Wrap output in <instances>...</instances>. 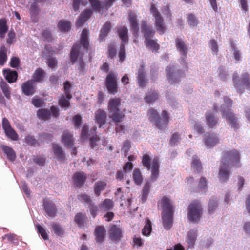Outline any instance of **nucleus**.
<instances>
[{
	"instance_id": "nucleus-5",
	"label": "nucleus",
	"mask_w": 250,
	"mask_h": 250,
	"mask_svg": "<svg viewBox=\"0 0 250 250\" xmlns=\"http://www.w3.org/2000/svg\"><path fill=\"white\" fill-rule=\"evenodd\" d=\"M167 78L168 82L171 84L179 83L181 79L186 76L185 73L182 70H176L174 65H169L166 68Z\"/></svg>"
},
{
	"instance_id": "nucleus-10",
	"label": "nucleus",
	"mask_w": 250,
	"mask_h": 250,
	"mask_svg": "<svg viewBox=\"0 0 250 250\" xmlns=\"http://www.w3.org/2000/svg\"><path fill=\"white\" fill-rule=\"evenodd\" d=\"M221 108L222 116L226 119L231 128L235 130L238 129L239 128V124L236 116L231 111V109L226 110L223 108V107H221Z\"/></svg>"
},
{
	"instance_id": "nucleus-15",
	"label": "nucleus",
	"mask_w": 250,
	"mask_h": 250,
	"mask_svg": "<svg viewBox=\"0 0 250 250\" xmlns=\"http://www.w3.org/2000/svg\"><path fill=\"white\" fill-rule=\"evenodd\" d=\"M21 88L24 95L31 96L35 93L36 86L33 81L28 80L22 83Z\"/></svg>"
},
{
	"instance_id": "nucleus-18",
	"label": "nucleus",
	"mask_w": 250,
	"mask_h": 250,
	"mask_svg": "<svg viewBox=\"0 0 250 250\" xmlns=\"http://www.w3.org/2000/svg\"><path fill=\"white\" fill-rule=\"evenodd\" d=\"M176 47L180 52L181 55L183 57L182 58L183 62L186 63L185 58L187 57L188 48L184 42L180 38H176L175 40Z\"/></svg>"
},
{
	"instance_id": "nucleus-54",
	"label": "nucleus",
	"mask_w": 250,
	"mask_h": 250,
	"mask_svg": "<svg viewBox=\"0 0 250 250\" xmlns=\"http://www.w3.org/2000/svg\"><path fill=\"white\" fill-rule=\"evenodd\" d=\"M131 148L130 142L126 140L123 142V146L121 148V152L125 156L128 155V152Z\"/></svg>"
},
{
	"instance_id": "nucleus-64",
	"label": "nucleus",
	"mask_w": 250,
	"mask_h": 250,
	"mask_svg": "<svg viewBox=\"0 0 250 250\" xmlns=\"http://www.w3.org/2000/svg\"><path fill=\"white\" fill-rule=\"evenodd\" d=\"M1 148L7 156H15V153L11 147L6 146H2Z\"/></svg>"
},
{
	"instance_id": "nucleus-60",
	"label": "nucleus",
	"mask_w": 250,
	"mask_h": 250,
	"mask_svg": "<svg viewBox=\"0 0 250 250\" xmlns=\"http://www.w3.org/2000/svg\"><path fill=\"white\" fill-rule=\"evenodd\" d=\"M191 167L197 171V173L201 172L202 167L199 160L195 158L192 163Z\"/></svg>"
},
{
	"instance_id": "nucleus-59",
	"label": "nucleus",
	"mask_w": 250,
	"mask_h": 250,
	"mask_svg": "<svg viewBox=\"0 0 250 250\" xmlns=\"http://www.w3.org/2000/svg\"><path fill=\"white\" fill-rule=\"evenodd\" d=\"M116 49L114 44H109L108 46L107 56L110 59L114 58L116 55Z\"/></svg>"
},
{
	"instance_id": "nucleus-26",
	"label": "nucleus",
	"mask_w": 250,
	"mask_h": 250,
	"mask_svg": "<svg viewBox=\"0 0 250 250\" xmlns=\"http://www.w3.org/2000/svg\"><path fill=\"white\" fill-rule=\"evenodd\" d=\"M121 105V99L119 98H111L108 103V110L109 112L118 110Z\"/></svg>"
},
{
	"instance_id": "nucleus-63",
	"label": "nucleus",
	"mask_w": 250,
	"mask_h": 250,
	"mask_svg": "<svg viewBox=\"0 0 250 250\" xmlns=\"http://www.w3.org/2000/svg\"><path fill=\"white\" fill-rule=\"evenodd\" d=\"M53 149L54 154L56 155V156H63V151L62 149L58 144H53Z\"/></svg>"
},
{
	"instance_id": "nucleus-20",
	"label": "nucleus",
	"mask_w": 250,
	"mask_h": 250,
	"mask_svg": "<svg viewBox=\"0 0 250 250\" xmlns=\"http://www.w3.org/2000/svg\"><path fill=\"white\" fill-rule=\"evenodd\" d=\"M162 213H174V208L169 198L166 196H163L160 202Z\"/></svg>"
},
{
	"instance_id": "nucleus-14",
	"label": "nucleus",
	"mask_w": 250,
	"mask_h": 250,
	"mask_svg": "<svg viewBox=\"0 0 250 250\" xmlns=\"http://www.w3.org/2000/svg\"><path fill=\"white\" fill-rule=\"evenodd\" d=\"M141 32L143 34L145 40L152 38L155 34V31L151 25L147 24V21L143 20L141 25Z\"/></svg>"
},
{
	"instance_id": "nucleus-46",
	"label": "nucleus",
	"mask_w": 250,
	"mask_h": 250,
	"mask_svg": "<svg viewBox=\"0 0 250 250\" xmlns=\"http://www.w3.org/2000/svg\"><path fill=\"white\" fill-rule=\"evenodd\" d=\"M152 229L151 222L148 218H147L146 219V225L142 229V233L144 236H149L152 231Z\"/></svg>"
},
{
	"instance_id": "nucleus-12",
	"label": "nucleus",
	"mask_w": 250,
	"mask_h": 250,
	"mask_svg": "<svg viewBox=\"0 0 250 250\" xmlns=\"http://www.w3.org/2000/svg\"><path fill=\"white\" fill-rule=\"evenodd\" d=\"M169 120L168 113L166 110H163L161 113V117L159 116L154 124L159 129L162 130L167 126Z\"/></svg>"
},
{
	"instance_id": "nucleus-51",
	"label": "nucleus",
	"mask_w": 250,
	"mask_h": 250,
	"mask_svg": "<svg viewBox=\"0 0 250 250\" xmlns=\"http://www.w3.org/2000/svg\"><path fill=\"white\" fill-rule=\"evenodd\" d=\"M218 207V202L216 199H211L208 203V212L209 214H212L214 213L215 210Z\"/></svg>"
},
{
	"instance_id": "nucleus-43",
	"label": "nucleus",
	"mask_w": 250,
	"mask_h": 250,
	"mask_svg": "<svg viewBox=\"0 0 250 250\" xmlns=\"http://www.w3.org/2000/svg\"><path fill=\"white\" fill-rule=\"evenodd\" d=\"M113 206V202L109 199H105L99 205L100 208H103L105 211H108L112 209Z\"/></svg>"
},
{
	"instance_id": "nucleus-6",
	"label": "nucleus",
	"mask_w": 250,
	"mask_h": 250,
	"mask_svg": "<svg viewBox=\"0 0 250 250\" xmlns=\"http://www.w3.org/2000/svg\"><path fill=\"white\" fill-rule=\"evenodd\" d=\"M142 163L148 170L151 168V178L152 180H156L159 175V163L158 157H155L150 164V157H143Z\"/></svg>"
},
{
	"instance_id": "nucleus-49",
	"label": "nucleus",
	"mask_w": 250,
	"mask_h": 250,
	"mask_svg": "<svg viewBox=\"0 0 250 250\" xmlns=\"http://www.w3.org/2000/svg\"><path fill=\"white\" fill-rule=\"evenodd\" d=\"M70 100L67 99L65 95H62L58 100V104L61 107L69 108L70 107Z\"/></svg>"
},
{
	"instance_id": "nucleus-57",
	"label": "nucleus",
	"mask_w": 250,
	"mask_h": 250,
	"mask_svg": "<svg viewBox=\"0 0 250 250\" xmlns=\"http://www.w3.org/2000/svg\"><path fill=\"white\" fill-rule=\"evenodd\" d=\"M188 21L189 25L191 27L196 26L199 23L196 17L192 14L188 15Z\"/></svg>"
},
{
	"instance_id": "nucleus-36",
	"label": "nucleus",
	"mask_w": 250,
	"mask_h": 250,
	"mask_svg": "<svg viewBox=\"0 0 250 250\" xmlns=\"http://www.w3.org/2000/svg\"><path fill=\"white\" fill-rule=\"evenodd\" d=\"M145 44L146 47L153 51L157 52L160 48V45L157 43L156 41L151 38L145 40Z\"/></svg>"
},
{
	"instance_id": "nucleus-40",
	"label": "nucleus",
	"mask_w": 250,
	"mask_h": 250,
	"mask_svg": "<svg viewBox=\"0 0 250 250\" xmlns=\"http://www.w3.org/2000/svg\"><path fill=\"white\" fill-rule=\"evenodd\" d=\"M150 188V183L147 181L145 183L142 192V203H145L146 200L148 196L149 190Z\"/></svg>"
},
{
	"instance_id": "nucleus-28",
	"label": "nucleus",
	"mask_w": 250,
	"mask_h": 250,
	"mask_svg": "<svg viewBox=\"0 0 250 250\" xmlns=\"http://www.w3.org/2000/svg\"><path fill=\"white\" fill-rule=\"evenodd\" d=\"M5 78L9 83L16 81L18 78V73L16 71L10 69H4L3 71Z\"/></svg>"
},
{
	"instance_id": "nucleus-38",
	"label": "nucleus",
	"mask_w": 250,
	"mask_h": 250,
	"mask_svg": "<svg viewBox=\"0 0 250 250\" xmlns=\"http://www.w3.org/2000/svg\"><path fill=\"white\" fill-rule=\"evenodd\" d=\"M7 20L5 18L0 19V38L3 39L6 33L8 31V26L7 23Z\"/></svg>"
},
{
	"instance_id": "nucleus-9",
	"label": "nucleus",
	"mask_w": 250,
	"mask_h": 250,
	"mask_svg": "<svg viewBox=\"0 0 250 250\" xmlns=\"http://www.w3.org/2000/svg\"><path fill=\"white\" fill-rule=\"evenodd\" d=\"M109 238L115 243L119 242L123 237V231L119 225L111 224L108 229Z\"/></svg>"
},
{
	"instance_id": "nucleus-27",
	"label": "nucleus",
	"mask_w": 250,
	"mask_h": 250,
	"mask_svg": "<svg viewBox=\"0 0 250 250\" xmlns=\"http://www.w3.org/2000/svg\"><path fill=\"white\" fill-rule=\"evenodd\" d=\"M109 117L112 119L113 122L117 125L119 123L122 122L125 117L124 113L120 110L109 112Z\"/></svg>"
},
{
	"instance_id": "nucleus-8",
	"label": "nucleus",
	"mask_w": 250,
	"mask_h": 250,
	"mask_svg": "<svg viewBox=\"0 0 250 250\" xmlns=\"http://www.w3.org/2000/svg\"><path fill=\"white\" fill-rule=\"evenodd\" d=\"M105 86L110 94H115L118 92V84L117 75L110 71L107 75L105 81Z\"/></svg>"
},
{
	"instance_id": "nucleus-39",
	"label": "nucleus",
	"mask_w": 250,
	"mask_h": 250,
	"mask_svg": "<svg viewBox=\"0 0 250 250\" xmlns=\"http://www.w3.org/2000/svg\"><path fill=\"white\" fill-rule=\"evenodd\" d=\"M111 30V23L110 22H106L102 27L99 35V39L103 40L108 35Z\"/></svg>"
},
{
	"instance_id": "nucleus-62",
	"label": "nucleus",
	"mask_w": 250,
	"mask_h": 250,
	"mask_svg": "<svg viewBox=\"0 0 250 250\" xmlns=\"http://www.w3.org/2000/svg\"><path fill=\"white\" fill-rule=\"evenodd\" d=\"M38 233L41 235L42 237L44 240L48 239V235L46 233L45 229L41 226L39 224L36 225Z\"/></svg>"
},
{
	"instance_id": "nucleus-33",
	"label": "nucleus",
	"mask_w": 250,
	"mask_h": 250,
	"mask_svg": "<svg viewBox=\"0 0 250 250\" xmlns=\"http://www.w3.org/2000/svg\"><path fill=\"white\" fill-rule=\"evenodd\" d=\"M97 128L95 126H93L90 131V144L92 148H94L97 146V142L99 141V138L96 134Z\"/></svg>"
},
{
	"instance_id": "nucleus-58",
	"label": "nucleus",
	"mask_w": 250,
	"mask_h": 250,
	"mask_svg": "<svg viewBox=\"0 0 250 250\" xmlns=\"http://www.w3.org/2000/svg\"><path fill=\"white\" fill-rule=\"evenodd\" d=\"M89 2L92 7L93 9L95 11L100 12L101 9V2L99 0H88Z\"/></svg>"
},
{
	"instance_id": "nucleus-52",
	"label": "nucleus",
	"mask_w": 250,
	"mask_h": 250,
	"mask_svg": "<svg viewBox=\"0 0 250 250\" xmlns=\"http://www.w3.org/2000/svg\"><path fill=\"white\" fill-rule=\"evenodd\" d=\"M147 116L149 121L153 123L158 119L159 115L158 112L153 108L150 109L147 113Z\"/></svg>"
},
{
	"instance_id": "nucleus-22",
	"label": "nucleus",
	"mask_w": 250,
	"mask_h": 250,
	"mask_svg": "<svg viewBox=\"0 0 250 250\" xmlns=\"http://www.w3.org/2000/svg\"><path fill=\"white\" fill-rule=\"evenodd\" d=\"M93 12L90 9H86L83 11L79 17L77 21L76 25L80 27L83 25L91 16Z\"/></svg>"
},
{
	"instance_id": "nucleus-44",
	"label": "nucleus",
	"mask_w": 250,
	"mask_h": 250,
	"mask_svg": "<svg viewBox=\"0 0 250 250\" xmlns=\"http://www.w3.org/2000/svg\"><path fill=\"white\" fill-rule=\"evenodd\" d=\"M158 99V94L157 91L155 90L150 91L149 92L145 97V101L146 102L150 103L154 102Z\"/></svg>"
},
{
	"instance_id": "nucleus-31",
	"label": "nucleus",
	"mask_w": 250,
	"mask_h": 250,
	"mask_svg": "<svg viewBox=\"0 0 250 250\" xmlns=\"http://www.w3.org/2000/svg\"><path fill=\"white\" fill-rule=\"evenodd\" d=\"M207 124L210 128H213L218 123V119L210 112H207L206 114Z\"/></svg>"
},
{
	"instance_id": "nucleus-45",
	"label": "nucleus",
	"mask_w": 250,
	"mask_h": 250,
	"mask_svg": "<svg viewBox=\"0 0 250 250\" xmlns=\"http://www.w3.org/2000/svg\"><path fill=\"white\" fill-rule=\"evenodd\" d=\"M51 227L53 232L57 235L62 236L64 234V229L60 224L57 223H53L51 224Z\"/></svg>"
},
{
	"instance_id": "nucleus-53",
	"label": "nucleus",
	"mask_w": 250,
	"mask_h": 250,
	"mask_svg": "<svg viewBox=\"0 0 250 250\" xmlns=\"http://www.w3.org/2000/svg\"><path fill=\"white\" fill-rule=\"evenodd\" d=\"M78 199L83 204H90L92 201L90 197L86 194H81L78 195Z\"/></svg>"
},
{
	"instance_id": "nucleus-30",
	"label": "nucleus",
	"mask_w": 250,
	"mask_h": 250,
	"mask_svg": "<svg viewBox=\"0 0 250 250\" xmlns=\"http://www.w3.org/2000/svg\"><path fill=\"white\" fill-rule=\"evenodd\" d=\"M87 219V217L85 213L79 212L75 215L74 221L79 228H83L84 227Z\"/></svg>"
},
{
	"instance_id": "nucleus-35",
	"label": "nucleus",
	"mask_w": 250,
	"mask_h": 250,
	"mask_svg": "<svg viewBox=\"0 0 250 250\" xmlns=\"http://www.w3.org/2000/svg\"><path fill=\"white\" fill-rule=\"evenodd\" d=\"M106 185V183L104 181H99L95 183L94 190L97 196L100 195L101 191L105 189Z\"/></svg>"
},
{
	"instance_id": "nucleus-34",
	"label": "nucleus",
	"mask_w": 250,
	"mask_h": 250,
	"mask_svg": "<svg viewBox=\"0 0 250 250\" xmlns=\"http://www.w3.org/2000/svg\"><path fill=\"white\" fill-rule=\"evenodd\" d=\"M37 116L40 120L46 121L50 119L51 113L47 109H40L37 112Z\"/></svg>"
},
{
	"instance_id": "nucleus-48",
	"label": "nucleus",
	"mask_w": 250,
	"mask_h": 250,
	"mask_svg": "<svg viewBox=\"0 0 250 250\" xmlns=\"http://www.w3.org/2000/svg\"><path fill=\"white\" fill-rule=\"evenodd\" d=\"M7 49L2 45L0 47V65H3L7 60Z\"/></svg>"
},
{
	"instance_id": "nucleus-47",
	"label": "nucleus",
	"mask_w": 250,
	"mask_h": 250,
	"mask_svg": "<svg viewBox=\"0 0 250 250\" xmlns=\"http://www.w3.org/2000/svg\"><path fill=\"white\" fill-rule=\"evenodd\" d=\"M133 179L135 184L140 185L142 183V176L139 168H135L133 172Z\"/></svg>"
},
{
	"instance_id": "nucleus-1",
	"label": "nucleus",
	"mask_w": 250,
	"mask_h": 250,
	"mask_svg": "<svg viewBox=\"0 0 250 250\" xmlns=\"http://www.w3.org/2000/svg\"><path fill=\"white\" fill-rule=\"evenodd\" d=\"M89 30L87 29H83L82 31L80 43L76 42L72 47L70 53V61L72 64H74L78 60V69L81 72H83L85 68V64L83 60V53L82 51L81 45L83 49L85 50L87 52L89 47Z\"/></svg>"
},
{
	"instance_id": "nucleus-16",
	"label": "nucleus",
	"mask_w": 250,
	"mask_h": 250,
	"mask_svg": "<svg viewBox=\"0 0 250 250\" xmlns=\"http://www.w3.org/2000/svg\"><path fill=\"white\" fill-rule=\"evenodd\" d=\"M107 114L106 112L102 109L96 110L94 113V120L95 122L101 127L106 123Z\"/></svg>"
},
{
	"instance_id": "nucleus-55",
	"label": "nucleus",
	"mask_w": 250,
	"mask_h": 250,
	"mask_svg": "<svg viewBox=\"0 0 250 250\" xmlns=\"http://www.w3.org/2000/svg\"><path fill=\"white\" fill-rule=\"evenodd\" d=\"M5 134L7 137L13 140H17L18 139V135L12 127L4 131Z\"/></svg>"
},
{
	"instance_id": "nucleus-41",
	"label": "nucleus",
	"mask_w": 250,
	"mask_h": 250,
	"mask_svg": "<svg viewBox=\"0 0 250 250\" xmlns=\"http://www.w3.org/2000/svg\"><path fill=\"white\" fill-rule=\"evenodd\" d=\"M58 27L61 32H68L71 28V23L68 21L61 20L58 24Z\"/></svg>"
},
{
	"instance_id": "nucleus-3",
	"label": "nucleus",
	"mask_w": 250,
	"mask_h": 250,
	"mask_svg": "<svg viewBox=\"0 0 250 250\" xmlns=\"http://www.w3.org/2000/svg\"><path fill=\"white\" fill-rule=\"evenodd\" d=\"M232 81L234 87L240 94L244 92L243 85L247 89L250 90V79L247 73H244L241 76V79L239 80V76L237 72L233 74Z\"/></svg>"
},
{
	"instance_id": "nucleus-61",
	"label": "nucleus",
	"mask_w": 250,
	"mask_h": 250,
	"mask_svg": "<svg viewBox=\"0 0 250 250\" xmlns=\"http://www.w3.org/2000/svg\"><path fill=\"white\" fill-rule=\"evenodd\" d=\"M88 208L91 215L92 216L93 218H95L98 212V207L93 203H91L88 205Z\"/></svg>"
},
{
	"instance_id": "nucleus-37",
	"label": "nucleus",
	"mask_w": 250,
	"mask_h": 250,
	"mask_svg": "<svg viewBox=\"0 0 250 250\" xmlns=\"http://www.w3.org/2000/svg\"><path fill=\"white\" fill-rule=\"evenodd\" d=\"M197 236V230H191L188 232L186 237V241L189 247H193L194 246Z\"/></svg>"
},
{
	"instance_id": "nucleus-42",
	"label": "nucleus",
	"mask_w": 250,
	"mask_h": 250,
	"mask_svg": "<svg viewBox=\"0 0 250 250\" xmlns=\"http://www.w3.org/2000/svg\"><path fill=\"white\" fill-rule=\"evenodd\" d=\"M0 88L5 97L9 100L11 98V92L9 86L4 81H1L0 83Z\"/></svg>"
},
{
	"instance_id": "nucleus-7",
	"label": "nucleus",
	"mask_w": 250,
	"mask_h": 250,
	"mask_svg": "<svg viewBox=\"0 0 250 250\" xmlns=\"http://www.w3.org/2000/svg\"><path fill=\"white\" fill-rule=\"evenodd\" d=\"M150 12L155 18V26L156 29L160 34H163L165 32V25L163 17L158 11L154 4L152 3L150 6Z\"/></svg>"
},
{
	"instance_id": "nucleus-50",
	"label": "nucleus",
	"mask_w": 250,
	"mask_h": 250,
	"mask_svg": "<svg viewBox=\"0 0 250 250\" xmlns=\"http://www.w3.org/2000/svg\"><path fill=\"white\" fill-rule=\"evenodd\" d=\"M72 85L70 83V82L68 81L65 82L63 83V89L65 93V95L67 99H71L72 97V96L71 94V88H72Z\"/></svg>"
},
{
	"instance_id": "nucleus-21",
	"label": "nucleus",
	"mask_w": 250,
	"mask_h": 250,
	"mask_svg": "<svg viewBox=\"0 0 250 250\" xmlns=\"http://www.w3.org/2000/svg\"><path fill=\"white\" fill-rule=\"evenodd\" d=\"M106 235V230L104 226H97L96 227L94 230V235L95 239L98 243L103 242L105 239Z\"/></svg>"
},
{
	"instance_id": "nucleus-2",
	"label": "nucleus",
	"mask_w": 250,
	"mask_h": 250,
	"mask_svg": "<svg viewBox=\"0 0 250 250\" xmlns=\"http://www.w3.org/2000/svg\"><path fill=\"white\" fill-rule=\"evenodd\" d=\"M231 158L229 160L225 158L221 161L219 170V179L221 182H225L229 179L231 167L240 166V157Z\"/></svg>"
},
{
	"instance_id": "nucleus-13",
	"label": "nucleus",
	"mask_w": 250,
	"mask_h": 250,
	"mask_svg": "<svg viewBox=\"0 0 250 250\" xmlns=\"http://www.w3.org/2000/svg\"><path fill=\"white\" fill-rule=\"evenodd\" d=\"M128 19L133 34L135 36L138 35L139 28L136 14L131 10L129 11Z\"/></svg>"
},
{
	"instance_id": "nucleus-17",
	"label": "nucleus",
	"mask_w": 250,
	"mask_h": 250,
	"mask_svg": "<svg viewBox=\"0 0 250 250\" xmlns=\"http://www.w3.org/2000/svg\"><path fill=\"white\" fill-rule=\"evenodd\" d=\"M219 142L218 137L215 134L207 132L204 135V142L206 146L208 148L213 147Z\"/></svg>"
},
{
	"instance_id": "nucleus-23",
	"label": "nucleus",
	"mask_w": 250,
	"mask_h": 250,
	"mask_svg": "<svg viewBox=\"0 0 250 250\" xmlns=\"http://www.w3.org/2000/svg\"><path fill=\"white\" fill-rule=\"evenodd\" d=\"M173 213H162L163 224L165 229L166 230L170 229L172 226Z\"/></svg>"
},
{
	"instance_id": "nucleus-29",
	"label": "nucleus",
	"mask_w": 250,
	"mask_h": 250,
	"mask_svg": "<svg viewBox=\"0 0 250 250\" xmlns=\"http://www.w3.org/2000/svg\"><path fill=\"white\" fill-rule=\"evenodd\" d=\"M117 33L123 43H126L128 42V29L126 27L124 26L119 27L117 28Z\"/></svg>"
},
{
	"instance_id": "nucleus-11",
	"label": "nucleus",
	"mask_w": 250,
	"mask_h": 250,
	"mask_svg": "<svg viewBox=\"0 0 250 250\" xmlns=\"http://www.w3.org/2000/svg\"><path fill=\"white\" fill-rule=\"evenodd\" d=\"M42 207L48 216L52 218L56 216L58 209L55 204L52 201L48 198H44L43 200Z\"/></svg>"
},
{
	"instance_id": "nucleus-56",
	"label": "nucleus",
	"mask_w": 250,
	"mask_h": 250,
	"mask_svg": "<svg viewBox=\"0 0 250 250\" xmlns=\"http://www.w3.org/2000/svg\"><path fill=\"white\" fill-rule=\"evenodd\" d=\"M24 141L26 144L31 146H35L39 145L38 142L34 137L29 135L25 137Z\"/></svg>"
},
{
	"instance_id": "nucleus-4",
	"label": "nucleus",
	"mask_w": 250,
	"mask_h": 250,
	"mask_svg": "<svg viewBox=\"0 0 250 250\" xmlns=\"http://www.w3.org/2000/svg\"><path fill=\"white\" fill-rule=\"evenodd\" d=\"M203 209L200 202L193 201L188 207V218L192 222H198L202 214Z\"/></svg>"
},
{
	"instance_id": "nucleus-25",
	"label": "nucleus",
	"mask_w": 250,
	"mask_h": 250,
	"mask_svg": "<svg viewBox=\"0 0 250 250\" xmlns=\"http://www.w3.org/2000/svg\"><path fill=\"white\" fill-rule=\"evenodd\" d=\"M137 81L140 87H144L145 86L146 81L145 70L143 64L141 65L138 69Z\"/></svg>"
},
{
	"instance_id": "nucleus-32",
	"label": "nucleus",
	"mask_w": 250,
	"mask_h": 250,
	"mask_svg": "<svg viewBox=\"0 0 250 250\" xmlns=\"http://www.w3.org/2000/svg\"><path fill=\"white\" fill-rule=\"evenodd\" d=\"M45 72L41 68H38L32 76V81L35 82H41L44 79Z\"/></svg>"
},
{
	"instance_id": "nucleus-19",
	"label": "nucleus",
	"mask_w": 250,
	"mask_h": 250,
	"mask_svg": "<svg viewBox=\"0 0 250 250\" xmlns=\"http://www.w3.org/2000/svg\"><path fill=\"white\" fill-rule=\"evenodd\" d=\"M74 185L78 188H81L85 183L87 176L83 172H76L73 176Z\"/></svg>"
},
{
	"instance_id": "nucleus-24",
	"label": "nucleus",
	"mask_w": 250,
	"mask_h": 250,
	"mask_svg": "<svg viewBox=\"0 0 250 250\" xmlns=\"http://www.w3.org/2000/svg\"><path fill=\"white\" fill-rule=\"evenodd\" d=\"M62 142L67 147H72L74 145L73 135L68 130L64 131L62 136Z\"/></svg>"
}]
</instances>
